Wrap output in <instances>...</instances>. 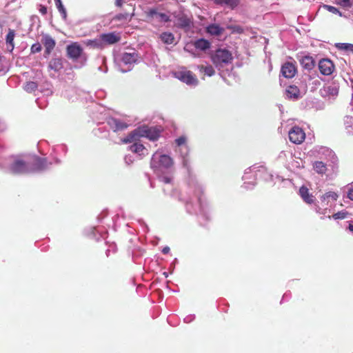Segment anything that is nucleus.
I'll return each instance as SVG.
<instances>
[{"label":"nucleus","instance_id":"f257e3e1","mask_svg":"<svg viewBox=\"0 0 353 353\" xmlns=\"http://www.w3.org/2000/svg\"><path fill=\"white\" fill-rule=\"evenodd\" d=\"M159 179L163 183L164 194L171 198L185 201V209L189 214L202 216L206 220L210 219V205L204 195V187L197 179L191 178L188 182L189 192L194 194L196 199L195 204L193 203V198L190 196L186 199L181 196L172 183L173 176L171 173L160 176Z\"/></svg>","mask_w":353,"mask_h":353},{"label":"nucleus","instance_id":"f03ea898","mask_svg":"<svg viewBox=\"0 0 353 353\" xmlns=\"http://www.w3.org/2000/svg\"><path fill=\"white\" fill-rule=\"evenodd\" d=\"M68 152V147L65 144H59L53 147L51 153L52 161L47 158L36 155L26 157L23 159V173H41L48 170L52 165H60L61 160Z\"/></svg>","mask_w":353,"mask_h":353},{"label":"nucleus","instance_id":"7ed1b4c3","mask_svg":"<svg viewBox=\"0 0 353 353\" xmlns=\"http://www.w3.org/2000/svg\"><path fill=\"white\" fill-rule=\"evenodd\" d=\"M173 164V159L170 155L163 154L159 150L153 154L150 161V168L158 176V178L160 176L171 173L170 170Z\"/></svg>","mask_w":353,"mask_h":353},{"label":"nucleus","instance_id":"20e7f679","mask_svg":"<svg viewBox=\"0 0 353 353\" xmlns=\"http://www.w3.org/2000/svg\"><path fill=\"white\" fill-rule=\"evenodd\" d=\"M161 133V127L141 125L130 133L123 139V142L128 143L137 140L140 137H145L150 141H155L160 137Z\"/></svg>","mask_w":353,"mask_h":353},{"label":"nucleus","instance_id":"39448f33","mask_svg":"<svg viewBox=\"0 0 353 353\" xmlns=\"http://www.w3.org/2000/svg\"><path fill=\"white\" fill-rule=\"evenodd\" d=\"M67 57L74 63V68H81L88 60V55L77 42H74L66 47Z\"/></svg>","mask_w":353,"mask_h":353},{"label":"nucleus","instance_id":"423d86ee","mask_svg":"<svg viewBox=\"0 0 353 353\" xmlns=\"http://www.w3.org/2000/svg\"><path fill=\"white\" fill-rule=\"evenodd\" d=\"M174 150L181 159L183 167L187 169L190 166V148L188 144V138L185 135L179 137L174 140Z\"/></svg>","mask_w":353,"mask_h":353},{"label":"nucleus","instance_id":"0eeeda50","mask_svg":"<svg viewBox=\"0 0 353 353\" xmlns=\"http://www.w3.org/2000/svg\"><path fill=\"white\" fill-rule=\"evenodd\" d=\"M338 199V194L334 192H327L320 197V205L314 204V210L317 214L326 216L327 214L331 212L330 208L332 203L335 202Z\"/></svg>","mask_w":353,"mask_h":353},{"label":"nucleus","instance_id":"6e6552de","mask_svg":"<svg viewBox=\"0 0 353 353\" xmlns=\"http://www.w3.org/2000/svg\"><path fill=\"white\" fill-rule=\"evenodd\" d=\"M211 58L213 63L219 69L230 63L233 59L231 52L225 48L216 50Z\"/></svg>","mask_w":353,"mask_h":353},{"label":"nucleus","instance_id":"1a4fd4ad","mask_svg":"<svg viewBox=\"0 0 353 353\" xmlns=\"http://www.w3.org/2000/svg\"><path fill=\"white\" fill-rule=\"evenodd\" d=\"M139 59L140 57L135 52H124L119 63V70L123 73L132 70L134 65L139 62Z\"/></svg>","mask_w":353,"mask_h":353},{"label":"nucleus","instance_id":"9d476101","mask_svg":"<svg viewBox=\"0 0 353 353\" xmlns=\"http://www.w3.org/2000/svg\"><path fill=\"white\" fill-rule=\"evenodd\" d=\"M259 176V172L256 170V164L248 168L242 176L243 181V187L246 190H252L256 185V180Z\"/></svg>","mask_w":353,"mask_h":353},{"label":"nucleus","instance_id":"9b49d317","mask_svg":"<svg viewBox=\"0 0 353 353\" xmlns=\"http://www.w3.org/2000/svg\"><path fill=\"white\" fill-rule=\"evenodd\" d=\"M1 168L5 172L13 174L22 172V159L20 157L11 156L7 159V162Z\"/></svg>","mask_w":353,"mask_h":353},{"label":"nucleus","instance_id":"f8f14e48","mask_svg":"<svg viewBox=\"0 0 353 353\" xmlns=\"http://www.w3.org/2000/svg\"><path fill=\"white\" fill-rule=\"evenodd\" d=\"M174 77L186 83L188 85L196 86L198 84V79L195 75L190 70L185 68H182L180 70L174 72Z\"/></svg>","mask_w":353,"mask_h":353},{"label":"nucleus","instance_id":"ddd939ff","mask_svg":"<svg viewBox=\"0 0 353 353\" xmlns=\"http://www.w3.org/2000/svg\"><path fill=\"white\" fill-rule=\"evenodd\" d=\"M63 59L60 57H54L48 61L47 68L51 77L55 78L57 74L61 72L63 68Z\"/></svg>","mask_w":353,"mask_h":353},{"label":"nucleus","instance_id":"4468645a","mask_svg":"<svg viewBox=\"0 0 353 353\" xmlns=\"http://www.w3.org/2000/svg\"><path fill=\"white\" fill-rule=\"evenodd\" d=\"M174 25L181 29L188 30L192 25V18L183 12H179L174 14Z\"/></svg>","mask_w":353,"mask_h":353},{"label":"nucleus","instance_id":"2eb2a0df","mask_svg":"<svg viewBox=\"0 0 353 353\" xmlns=\"http://www.w3.org/2000/svg\"><path fill=\"white\" fill-rule=\"evenodd\" d=\"M146 17L150 22L158 21L168 23L171 21L170 16L165 13L159 12L157 8H152L145 11Z\"/></svg>","mask_w":353,"mask_h":353},{"label":"nucleus","instance_id":"dca6fc26","mask_svg":"<svg viewBox=\"0 0 353 353\" xmlns=\"http://www.w3.org/2000/svg\"><path fill=\"white\" fill-rule=\"evenodd\" d=\"M289 139L295 144L301 143L305 138V134L302 128L298 126L292 127L288 132Z\"/></svg>","mask_w":353,"mask_h":353},{"label":"nucleus","instance_id":"f3484780","mask_svg":"<svg viewBox=\"0 0 353 353\" xmlns=\"http://www.w3.org/2000/svg\"><path fill=\"white\" fill-rule=\"evenodd\" d=\"M107 123L114 132L123 131L128 127V124L126 122L115 117L108 118Z\"/></svg>","mask_w":353,"mask_h":353},{"label":"nucleus","instance_id":"a211bd4d","mask_svg":"<svg viewBox=\"0 0 353 353\" xmlns=\"http://www.w3.org/2000/svg\"><path fill=\"white\" fill-rule=\"evenodd\" d=\"M319 69L323 75L328 76L332 74L334 65L331 60L323 59L319 62Z\"/></svg>","mask_w":353,"mask_h":353},{"label":"nucleus","instance_id":"6ab92c4d","mask_svg":"<svg viewBox=\"0 0 353 353\" xmlns=\"http://www.w3.org/2000/svg\"><path fill=\"white\" fill-rule=\"evenodd\" d=\"M281 73L284 77L291 79L296 73V68L292 63L286 62L282 65Z\"/></svg>","mask_w":353,"mask_h":353},{"label":"nucleus","instance_id":"aec40b11","mask_svg":"<svg viewBox=\"0 0 353 353\" xmlns=\"http://www.w3.org/2000/svg\"><path fill=\"white\" fill-rule=\"evenodd\" d=\"M299 195L303 201L307 204H316V199L312 194H310L307 188L302 186L299 189Z\"/></svg>","mask_w":353,"mask_h":353},{"label":"nucleus","instance_id":"412c9836","mask_svg":"<svg viewBox=\"0 0 353 353\" xmlns=\"http://www.w3.org/2000/svg\"><path fill=\"white\" fill-rule=\"evenodd\" d=\"M321 92L323 96L334 99L338 96L339 86L334 84L325 86Z\"/></svg>","mask_w":353,"mask_h":353},{"label":"nucleus","instance_id":"4be33fe9","mask_svg":"<svg viewBox=\"0 0 353 353\" xmlns=\"http://www.w3.org/2000/svg\"><path fill=\"white\" fill-rule=\"evenodd\" d=\"M256 170L259 172L258 179H261L265 181H272L273 175L263 165L256 164Z\"/></svg>","mask_w":353,"mask_h":353},{"label":"nucleus","instance_id":"5701e85b","mask_svg":"<svg viewBox=\"0 0 353 353\" xmlns=\"http://www.w3.org/2000/svg\"><path fill=\"white\" fill-rule=\"evenodd\" d=\"M299 62H300V64L301 65V66L303 67V68L307 71L312 70L315 65V62H314V59L309 55H305V56L301 57L299 59Z\"/></svg>","mask_w":353,"mask_h":353},{"label":"nucleus","instance_id":"b1692460","mask_svg":"<svg viewBox=\"0 0 353 353\" xmlns=\"http://www.w3.org/2000/svg\"><path fill=\"white\" fill-rule=\"evenodd\" d=\"M286 97L292 100H298L301 98L299 88L296 85H290L285 90Z\"/></svg>","mask_w":353,"mask_h":353},{"label":"nucleus","instance_id":"393cba45","mask_svg":"<svg viewBox=\"0 0 353 353\" xmlns=\"http://www.w3.org/2000/svg\"><path fill=\"white\" fill-rule=\"evenodd\" d=\"M100 37L102 40V46L104 43L114 44L120 40V37L114 32L102 34Z\"/></svg>","mask_w":353,"mask_h":353},{"label":"nucleus","instance_id":"a878e982","mask_svg":"<svg viewBox=\"0 0 353 353\" xmlns=\"http://www.w3.org/2000/svg\"><path fill=\"white\" fill-rule=\"evenodd\" d=\"M43 43L45 47V54L49 55L55 46L54 40L50 35H45L43 37Z\"/></svg>","mask_w":353,"mask_h":353},{"label":"nucleus","instance_id":"bb28decb","mask_svg":"<svg viewBox=\"0 0 353 353\" xmlns=\"http://www.w3.org/2000/svg\"><path fill=\"white\" fill-rule=\"evenodd\" d=\"M214 2L216 5L225 6L233 10L239 6L240 0H214Z\"/></svg>","mask_w":353,"mask_h":353},{"label":"nucleus","instance_id":"cd10ccee","mask_svg":"<svg viewBox=\"0 0 353 353\" xmlns=\"http://www.w3.org/2000/svg\"><path fill=\"white\" fill-rule=\"evenodd\" d=\"M14 30L9 29V31L6 35V50L9 52H12L14 50Z\"/></svg>","mask_w":353,"mask_h":353},{"label":"nucleus","instance_id":"c85d7f7f","mask_svg":"<svg viewBox=\"0 0 353 353\" xmlns=\"http://www.w3.org/2000/svg\"><path fill=\"white\" fill-rule=\"evenodd\" d=\"M194 48L197 50L205 51L210 48V43L205 39H199L194 42Z\"/></svg>","mask_w":353,"mask_h":353},{"label":"nucleus","instance_id":"c756f323","mask_svg":"<svg viewBox=\"0 0 353 353\" xmlns=\"http://www.w3.org/2000/svg\"><path fill=\"white\" fill-rule=\"evenodd\" d=\"M161 41L167 45L172 44L174 41V36L170 32H163L159 34Z\"/></svg>","mask_w":353,"mask_h":353},{"label":"nucleus","instance_id":"7c9ffc66","mask_svg":"<svg viewBox=\"0 0 353 353\" xmlns=\"http://www.w3.org/2000/svg\"><path fill=\"white\" fill-rule=\"evenodd\" d=\"M206 30L211 35L219 36L223 32V29L220 26L212 23L207 27Z\"/></svg>","mask_w":353,"mask_h":353},{"label":"nucleus","instance_id":"2f4dec72","mask_svg":"<svg viewBox=\"0 0 353 353\" xmlns=\"http://www.w3.org/2000/svg\"><path fill=\"white\" fill-rule=\"evenodd\" d=\"M145 150V148L143 145L139 143H134L129 146V150L140 156L143 155V151Z\"/></svg>","mask_w":353,"mask_h":353},{"label":"nucleus","instance_id":"473e14b6","mask_svg":"<svg viewBox=\"0 0 353 353\" xmlns=\"http://www.w3.org/2000/svg\"><path fill=\"white\" fill-rule=\"evenodd\" d=\"M84 43L87 46H90L94 48H102V40L101 39V37L99 38H97L94 39H88L84 41Z\"/></svg>","mask_w":353,"mask_h":353},{"label":"nucleus","instance_id":"72a5a7b5","mask_svg":"<svg viewBox=\"0 0 353 353\" xmlns=\"http://www.w3.org/2000/svg\"><path fill=\"white\" fill-rule=\"evenodd\" d=\"M134 16V13L129 14L128 13H119L114 16V19L120 21H130L132 17Z\"/></svg>","mask_w":353,"mask_h":353},{"label":"nucleus","instance_id":"f704fd0d","mask_svg":"<svg viewBox=\"0 0 353 353\" xmlns=\"http://www.w3.org/2000/svg\"><path fill=\"white\" fill-rule=\"evenodd\" d=\"M314 169L319 174H324L327 170L326 165L322 161H315Z\"/></svg>","mask_w":353,"mask_h":353},{"label":"nucleus","instance_id":"c9c22d12","mask_svg":"<svg viewBox=\"0 0 353 353\" xmlns=\"http://www.w3.org/2000/svg\"><path fill=\"white\" fill-rule=\"evenodd\" d=\"M344 124L345 126V128L347 130V132L348 134H352L353 133V118L351 117H345L344 120Z\"/></svg>","mask_w":353,"mask_h":353},{"label":"nucleus","instance_id":"e433bc0d","mask_svg":"<svg viewBox=\"0 0 353 353\" xmlns=\"http://www.w3.org/2000/svg\"><path fill=\"white\" fill-rule=\"evenodd\" d=\"M336 47L339 50H342L345 52H350L353 53V44L347 43H338L336 44Z\"/></svg>","mask_w":353,"mask_h":353},{"label":"nucleus","instance_id":"4c0bfd02","mask_svg":"<svg viewBox=\"0 0 353 353\" xmlns=\"http://www.w3.org/2000/svg\"><path fill=\"white\" fill-rule=\"evenodd\" d=\"M347 215H348V213L346 211H341V212L334 214L332 216H330V214H327L326 216H327V218L330 219L333 218L335 220H337V219H344L347 217Z\"/></svg>","mask_w":353,"mask_h":353},{"label":"nucleus","instance_id":"58836bf2","mask_svg":"<svg viewBox=\"0 0 353 353\" xmlns=\"http://www.w3.org/2000/svg\"><path fill=\"white\" fill-rule=\"evenodd\" d=\"M335 3L344 8H351L353 7V0H334Z\"/></svg>","mask_w":353,"mask_h":353},{"label":"nucleus","instance_id":"ea45409f","mask_svg":"<svg viewBox=\"0 0 353 353\" xmlns=\"http://www.w3.org/2000/svg\"><path fill=\"white\" fill-rule=\"evenodd\" d=\"M200 70L203 72L205 74L208 75V77H212L215 73V71L212 65H201Z\"/></svg>","mask_w":353,"mask_h":353},{"label":"nucleus","instance_id":"a19ab883","mask_svg":"<svg viewBox=\"0 0 353 353\" xmlns=\"http://www.w3.org/2000/svg\"><path fill=\"white\" fill-rule=\"evenodd\" d=\"M55 4H56V6H57L59 12L61 13L63 19H66V17H67L66 10L63 6V5L61 2V0H57V3Z\"/></svg>","mask_w":353,"mask_h":353},{"label":"nucleus","instance_id":"79ce46f5","mask_svg":"<svg viewBox=\"0 0 353 353\" xmlns=\"http://www.w3.org/2000/svg\"><path fill=\"white\" fill-rule=\"evenodd\" d=\"M184 51L190 53L193 57H196V48H194V43H187L184 48Z\"/></svg>","mask_w":353,"mask_h":353},{"label":"nucleus","instance_id":"37998d69","mask_svg":"<svg viewBox=\"0 0 353 353\" xmlns=\"http://www.w3.org/2000/svg\"><path fill=\"white\" fill-rule=\"evenodd\" d=\"M324 8L330 12H332V13L336 14H339L341 17L343 16L341 12H340L339 10L334 6H330V5H324Z\"/></svg>","mask_w":353,"mask_h":353},{"label":"nucleus","instance_id":"c03bdc74","mask_svg":"<svg viewBox=\"0 0 353 353\" xmlns=\"http://www.w3.org/2000/svg\"><path fill=\"white\" fill-rule=\"evenodd\" d=\"M37 88V84L35 82L33 81H29L26 83L24 89L28 92H31L34 90H35Z\"/></svg>","mask_w":353,"mask_h":353},{"label":"nucleus","instance_id":"a18cd8bd","mask_svg":"<svg viewBox=\"0 0 353 353\" xmlns=\"http://www.w3.org/2000/svg\"><path fill=\"white\" fill-rule=\"evenodd\" d=\"M8 70V69L6 64V61L2 59H0V76H3L6 74Z\"/></svg>","mask_w":353,"mask_h":353},{"label":"nucleus","instance_id":"49530a36","mask_svg":"<svg viewBox=\"0 0 353 353\" xmlns=\"http://www.w3.org/2000/svg\"><path fill=\"white\" fill-rule=\"evenodd\" d=\"M343 228H345V230L351 233H353V221L344 222Z\"/></svg>","mask_w":353,"mask_h":353},{"label":"nucleus","instance_id":"de8ad7c7","mask_svg":"<svg viewBox=\"0 0 353 353\" xmlns=\"http://www.w3.org/2000/svg\"><path fill=\"white\" fill-rule=\"evenodd\" d=\"M110 252H112L113 253H115L117 252V247L114 243H112L110 245V248L106 250L105 254L107 256H109L110 254Z\"/></svg>","mask_w":353,"mask_h":353},{"label":"nucleus","instance_id":"09e8293b","mask_svg":"<svg viewBox=\"0 0 353 353\" xmlns=\"http://www.w3.org/2000/svg\"><path fill=\"white\" fill-rule=\"evenodd\" d=\"M41 50V46L39 43H34L31 47V51L33 53L39 52Z\"/></svg>","mask_w":353,"mask_h":353},{"label":"nucleus","instance_id":"8fccbe9b","mask_svg":"<svg viewBox=\"0 0 353 353\" xmlns=\"http://www.w3.org/2000/svg\"><path fill=\"white\" fill-rule=\"evenodd\" d=\"M194 319H195L194 314H189L184 318L183 321L186 323H190L192 321H193L194 320Z\"/></svg>","mask_w":353,"mask_h":353},{"label":"nucleus","instance_id":"3c124183","mask_svg":"<svg viewBox=\"0 0 353 353\" xmlns=\"http://www.w3.org/2000/svg\"><path fill=\"white\" fill-rule=\"evenodd\" d=\"M90 230H91L90 234L92 235V236L94 237L97 241H99V238L96 236V232H98V233L101 232L99 231V229L96 227H93V228H90Z\"/></svg>","mask_w":353,"mask_h":353},{"label":"nucleus","instance_id":"603ef678","mask_svg":"<svg viewBox=\"0 0 353 353\" xmlns=\"http://www.w3.org/2000/svg\"><path fill=\"white\" fill-rule=\"evenodd\" d=\"M347 198L353 201V183L350 185L347 193Z\"/></svg>","mask_w":353,"mask_h":353},{"label":"nucleus","instance_id":"864d4df0","mask_svg":"<svg viewBox=\"0 0 353 353\" xmlns=\"http://www.w3.org/2000/svg\"><path fill=\"white\" fill-rule=\"evenodd\" d=\"M7 128L6 123L5 121L0 118V133L4 132Z\"/></svg>","mask_w":353,"mask_h":353},{"label":"nucleus","instance_id":"5fc2aeb1","mask_svg":"<svg viewBox=\"0 0 353 353\" xmlns=\"http://www.w3.org/2000/svg\"><path fill=\"white\" fill-rule=\"evenodd\" d=\"M124 159H125V163L128 164V165H130L134 161V159H133L132 157L130 156V155H126Z\"/></svg>","mask_w":353,"mask_h":353},{"label":"nucleus","instance_id":"6e6d98bb","mask_svg":"<svg viewBox=\"0 0 353 353\" xmlns=\"http://www.w3.org/2000/svg\"><path fill=\"white\" fill-rule=\"evenodd\" d=\"M39 12L43 15H45L47 13V8L46 6H44L40 5Z\"/></svg>","mask_w":353,"mask_h":353},{"label":"nucleus","instance_id":"4d7b16f0","mask_svg":"<svg viewBox=\"0 0 353 353\" xmlns=\"http://www.w3.org/2000/svg\"><path fill=\"white\" fill-rule=\"evenodd\" d=\"M321 152H322V153H327L329 154H332V151L330 150V149L327 148H321Z\"/></svg>","mask_w":353,"mask_h":353},{"label":"nucleus","instance_id":"13d9d810","mask_svg":"<svg viewBox=\"0 0 353 353\" xmlns=\"http://www.w3.org/2000/svg\"><path fill=\"white\" fill-rule=\"evenodd\" d=\"M124 0H115V6L117 7H121Z\"/></svg>","mask_w":353,"mask_h":353},{"label":"nucleus","instance_id":"bf43d9fd","mask_svg":"<svg viewBox=\"0 0 353 353\" xmlns=\"http://www.w3.org/2000/svg\"><path fill=\"white\" fill-rule=\"evenodd\" d=\"M170 250V248L168 246H165L163 248L162 252H163V254H166L169 253Z\"/></svg>","mask_w":353,"mask_h":353},{"label":"nucleus","instance_id":"052dcab7","mask_svg":"<svg viewBox=\"0 0 353 353\" xmlns=\"http://www.w3.org/2000/svg\"><path fill=\"white\" fill-rule=\"evenodd\" d=\"M99 70L104 73L107 72V67L106 66H104L103 68V67H99Z\"/></svg>","mask_w":353,"mask_h":353},{"label":"nucleus","instance_id":"680f3d73","mask_svg":"<svg viewBox=\"0 0 353 353\" xmlns=\"http://www.w3.org/2000/svg\"><path fill=\"white\" fill-rule=\"evenodd\" d=\"M19 62H20V59H19V58H17V61H16V65H21V64H20V63H19Z\"/></svg>","mask_w":353,"mask_h":353},{"label":"nucleus","instance_id":"e2e57ef3","mask_svg":"<svg viewBox=\"0 0 353 353\" xmlns=\"http://www.w3.org/2000/svg\"><path fill=\"white\" fill-rule=\"evenodd\" d=\"M163 274L164 275V276H165V278H168V272H164L163 273Z\"/></svg>","mask_w":353,"mask_h":353},{"label":"nucleus","instance_id":"0e129e2a","mask_svg":"<svg viewBox=\"0 0 353 353\" xmlns=\"http://www.w3.org/2000/svg\"><path fill=\"white\" fill-rule=\"evenodd\" d=\"M282 154H285V152H281V154H280V156H279V157H281V155H282Z\"/></svg>","mask_w":353,"mask_h":353},{"label":"nucleus","instance_id":"69168bd1","mask_svg":"<svg viewBox=\"0 0 353 353\" xmlns=\"http://www.w3.org/2000/svg\"><path fill=\"white\" fill-rule=\"evenodd\" d=\"M105 234H100V236H101V237L104 238V235H105Z\"/></svg>","mask_w":353,"mask_h":353},{"label":"nucleus","instance_id":"338daca9","mask_svg":"<svg viewBox=\"0 0 353 353\" xmlns=\"http://www.w3.org/2000/svg\"><path fill=\"white\" fill-rule=\"evenodd\" d=\"M239 30H241V28H239V27H238V30H237V31L239 32Z\"/></svg>","mask_w":353,"mask_h":353},{"label":"nucleus","instance_id":"774afa93","mask_svg":"<svg viewBox=\"0 0 353 353\" xmlns=\"http://www.w3.org/2000/svg\"><path fill=\"white\" fill-rule=\"evenodd\" d=\"M352 101H353V92H352Z\"/></svg>","mask_w":353,"mask_h":353}]
</instances>
